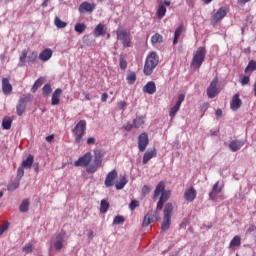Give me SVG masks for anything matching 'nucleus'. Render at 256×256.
<instances>
[{
  "mask_svg": "<svg viewBox=\"0 0 256 256\" xmlns=\"http://www.w3.org/2000/svg\"><path fill=\"white\" fill-rule=\"evenodd\" d=\"M224 17H227V7H220L217 12L212 16V23H219Z\"/></svg>",
  "mask_w": 256,
  "mask_h": 256,
  "instance_id": "f8f14e48",
  "label": "nucleus"
},
{
  "mask_svg": "<svg viewBox=\"0 0 256 256\" xmlns=\"http://www.w3.org/2000/svg\"><path fill=\"white\" fill-rule=\"evenodd\" d=\"M107 99H109V94L103 93L101 96L102 103H105L107 101Z\"/></svg>",
  "mask_w": 256,
  "mask_h": 256,
  "instance_id": "680f3d73",
  "label": "nucleus"
},
{
  "mask_svg": "<svg viewBox=\"0 0 256 256\" xmlns=\"http://www.w3.org/2000/svg\"><path fill=\"white\" fill-rule=\"evenodd\" d=\"M27 59L30 63H35V61H37V52H31Z\"/></svg>",
  "mask_w": 256,
  "mask_h": 256,
  "instance_id": "09e8293b",
  "label": "nucleus"
},
{
  "mask_svg": "<svg viewBox=\"0 0 256 256\" xmlns=\"http://www.w3.org/2000/svg\"><path fill=\"white\" fill-rule=\"evenodd\" d=\"M223 191V185H219V181H217L212 188V191L209 193V197L212 201L217 199V195Z\"/></svg>",
  "mask_w": 256,
  "mask_h": 256,
  "instance_id": "a211bd4d",
  "label": "nucleus"
},
{
  "mask_svg": "<svg viewBox=\"0 0 256 256\" xmlns=\"http://www.w3.org/2000/svg\"><path fill=\"white\" fill-rule=\"evenodd\" d=\"M145 125V116H138L133 120L134 129H139Z\"/></svg>",
  "mask_w": 256,
  "mask_h": 256,
  "instance_id": "cd10ccee",
  "label": "nucleus"
},
{
  "mask_svg": "<svg viewBox=\"0 0 256 256\" xmlns=\"http://www.w3.org/2000/svg\"><path fill=\"white\" fill-rule=\"evenodd\" d=\"M149 145V135L143 132L138 136V149L140 153H143L147 146Z\"/></svg>",
  "mask_w": 256,
  "mask_h": 256,
  "instance_id": "1a4fd4ad",
  "label": "nucleus"
},
{
  "mask_svg": "<svg viewBox=\"0 0 256 256\" xmlns=\"http://www.w3.org/2000/svg\"><path fill=\"white\" fill-rule=\"evenodd\" d=\"M184 199L188 203H193L194 199H197V190L194 187H190L184 192Z\"/></svg>",
  "mask_w": 256,
  "mask_h": 256,
  "instance_id": "2eb2a0df",
  "label": "nucleus"
},
{
  "mask_svg": "<svg viewBox=\"0 0 256 256\" xmlns=\"http://www.w3.org/2000/svg\"><path fill=\"white\" fill-rule=\"evenodd\" d=\"M221 115H223V110L217 109L216 110V117H221Z\"/></svg>",
  "mask_w": 256,
  "mask_h": 256,
  "instance_id": "774afa93",
  "label": "nucleus"
},
{
  "mask_svg": "<svg viewBox=\"0 0 256 256\" xmlns=\"http://www.w3.org/2000/svg\"><path fill=\"white\" fill-rule=\"evenodd\" d=\"M83 95H84V97H85V99H86L87 101H91V94H89V93H87V92H83Z\"/></svg>",
  "mask_w": 256,
  "mask_h": 256,
  "instance_id": "69168bd1",
  "label": "nucleus"
},
{
  "mask_svg": "<svg viewBox=\"0 0 256 256\" xmlns=\"http://www.w3.org/2000/svg\"><path fill=\"white\" fill-rule=\"evenodd\" d=\"M157 65H159V55L155 51L149 52L143 68L144 75H146V77L153 75V71H155Z\"/></svg>",
  "mask_w": 256,
  "mask_h": 256,
  "instance_id": "f03ea898",
  "label": "nucleus"
},
{
  "mask_svg": "<svg viewBox=\"0 0 256 256\" xmlns=\"http://www.w3.org/2000/svg\"><path fill=\"white\" fill-rule=\"evenodd\" d=\"M173 209H174V206L172 203H166L164 206V211H163L164 217L171 219V217L173 215Z\"/></svg>",
  "mask_w": 256,
  "mask_h": 256,
  "instance_id": "bb28decb",
  "label": "nucleus"
},
{
  "mask_svg": "<svg viewBox=\"0 0 256 256\" xmlns=\"http://www.w3.org/2000/svg\"><path fill=\"white\" fill-rule=\"evenodd\" d=\"M118 107H119V109H121L122 111H125V109H127V102H126V101H120V102H118Z\"/></svg>",
  "mask_w": 256,
  "mask_h": 256,
  "instance_id": "6e6d98bb",
  "label": "nucleus"
},
{
  "mask_svg": "<svg viewBox=\"0 0 256 256\" xmlns=\"http://www.w3.org/2000/svg\"><path fill=\"white\" fill-rule=\"evenodd\" d=\"M149 193H151V187L144 185L142 188V194L143 195H149Z\"/></svg>",
  "mask_w": 256,
  "mask_h": 256,
  "instance_id": "864d4df0",
  "label": "nucleus"
},
{
  "mask_svg": "<svg viewBox=\"0 0 256 256\" xmlns=\"http://www.w3.org/2000/svg\"><path fill=\"white\" fill-rule=\"evenodd\" d=\"M154 157H157V149L155 148L148 149L143 155V159H142L143 165H147V163H149V161H151V159H153Z\"/></svg>",
  "mask_w": 256,
  "mask_h": 256,
  "instance_id": "dca6fc26",
  "label": "nucleus"
},
{
  "mask_svg": "<svg viewBox=\"0 0 256 256\" xmlns=\"http://www.w3.org/2000/svg\"><path fill=\"white\" fill-rule=\"evenodd\" d=\"M86 131H87V121L80 120L72 130L74 143L76 145H81V141H83V137L85 136Z\"/></svg>",
  "mask_w": 256,
  "mask_h": 256,
  "instance_id": "7ed1b4c3",
  "label": "nucleus"
},
{
  "mask_svg": "<svg viewBox=\"0 0 256 256\" xmlns=\"http://www.w3.org/2000/svg\"><path fill=\"white\" fill-rule=\"evenodd\" d=\"M125 223V218L123 216L117 215L113 220V225H123Z\"/></svg>",
  "mask_w": 256,
  "mask_h": 256,
  "instance_id": "49530a36",
  "label": "nucleus"
},
{
  "mask_svg": "<svg viewBox=\"0 0 256 256\" xmlns=\"http://www.w3.org/2000/svg\"><path fill=\"white\" fill-rule=\"evenodd\" d=\"M61 95H63V90L61 88H57L52 93L51 104L54 105V106L59 105V103H61Z\"/></svg>",
  "mask_w": 256,
  "mask_h": 256,
  "instance_id": "aec40b11",
  "label": "nucleus"
},
{
  "mask_svg": "<svg viewBox=\"0 0 256 256\" xmlns=\"http://www.w3.org/2000/svg\"><path fill=\"white\" fill-rule=\"evenodd\" d=\"M20 181L21 180L16 179L15 181L10 182L7 186V189L9 191H15L16 189H19Z\"/></svg>",
  "mask_w": 256,
  "mask_h": 256,
  "instance_id": "4c0bfd02",
  "label": "nucleus"
},
{
  "mask_svg": "<svg viewBox=\"0 0 256 256\" xmlns=\"http://www.w3.org/2000/svg\"><path fill=\"white\" fill-rule=\"evenodd\" d=\"M217 85H219V78L215 77L213 78L209 87L207 88V95L209 99H215V97L219 95L220 90L219 87H217Z\"/></svg>",
  "mask_w": 256,
  "mask_h": 256,
  "instance_id": "6e6552de",
  "label": "nucleus"
},
{
  "mask_svg": "<svg viewBox=\"0 0 256 256\" xmlns=\"http://www.w3.org/2000/svg\"><path fill=\"white\" fill-rule=\"evenodd\" d=\"M253 71H256V61L250 60L247 67L245 68V73H253Z\"/></svg>",
  "mask_w": 256,
  "mask_h": 256,
  "instance_id": "72a5a7b5",
  "label": "nucleus"
},
{
  "mask_svg": "<svg viewBox=\"0 0 256 256\" xmlns=\"http://www.w3.org/2000/svg\"><path fill=\"white\" fill-rule=\"evenodd\" d=\"M23 251L24 253H31L33 251V245L27 244L26 246H24Z\"/></svg>",
  "mask_w": 256,
  "mask_h": 256,
  "instance_id": "5fc2aeb1",
  "label": "nucleus"
},
{
  "mask_svg": "<svg viewBox=\"0 0 256 256\" xmlns=\"http://www.w3.org/2000/svg\"><path fill=\"white\" fill-rule=\"evenodd\" d=\"M133 124H130L129 122H127L126 124L123 125V129L124 131H131V129H133Z\"/></svg>",
  "mask_w": 256,
  "mask_h": 256,
  "instance_id": "4d7b16f0",
  "label": "nucleus"
},
{
  "mask_svg": "<svg viewBox=\"0 0 256 256\" xmlns=\"http://www.w3.org/2000/svg\"><path fill=\"white\" fill-rule=\"evenodd\" d=\"M119 63H120V69H123V70L127 69V60H125L123 56L120 57Z\"/></svg>",
  "mask_w": 256,
  "mask_h": 256,
  "instance_id": "3c124183",
  "label": "nucleus"
},
{
  "mask_svg": "<svg viewBox=\"0 0 256 256\" xmlns=\"http://www.w3.org/2000/svg\"><path fill=\"white\" fill-rule=\"evenodd\" d=\"M144 93H148V95H153L157 91V86L155 85V82L150 81L148 82L144 88Z\"/></svg>",
  "mask_w": 256,
  "mask_h": 256,
  "instance_id": "393cba45",
  "label": "nucleus"
},
{
  "mask_svg": "<svg viewBox=\"0 0 256 256\" xmlns=\"http://www.w3.org/2000/svg\"><path fill=\"white\" fill-rule=\"evenodd\" d=\"M137 207H139V202L137 200H132L129 204V209L131 211H135V209H137Z\"/></svg>",
  "mask_w": 256,
  "mask_h": 256,
  "instance_id": "8fccbe9b",
  "label": "nucleus"
},
{
  "mask_svg": "<svg viewBox=\"0 0 256 256\" xmlns=\"http://www.w3.org/2000/svg\"><path fill=\"white\" fill-rule=\"evenodd\" d=\"M38 57H39L40 61H43L45 63V62L49 61V59H51V57H53V50H51L50 48H46L39 54Z\"/></svg>",
  "mask_w": 256,
  "mask_h": 256,
  "instance_id": "412c9836",
  "label": "nucleus"
},
{
  "mask_svg": "<svg viewBox=\"0 0 256 256\" xmlns=\"http://www.w3.org/2000/svg\"><path fill=\"white\" fill-rule=\"evenodd\" d=\"M87 29V25H85V23H76L74 26V30L76 31V33H83V31H85Z\"/></svg>",
  "mask_w": 256,
  "mask_h": 256,
  "instance_id": "58836bf2",
  "label": "nucleus"
},
{
  "mask_svg": "<svg viewBox=\"0 0 256 256\" xmlns=\"http://www.w3.org/2000/svg\"><path fill=\"white\" fill-rule=\"evenodd\" d=\"M159 199V201H162L164 203H167L169 201V198L171 197L170 190H165V182L161 181L157 184L155 191H154V199Z\"/></svg>",
  "mask_w": 256,
  "mask_h": 256,
  "instance_id": "39448f33",
  "label": "nucleus"
},
{
  "mask_svg": "<svg viewBox=\"0 0 256 256\" xmlns=\"http://www.w3.org/2000/svg\"><path fill=\"white\" fill-rule=\"evenodd\" d=\"M117 170L110 171L105 179L104 185L105 187H113L115 185V179H117Z\"/></svg>",
  "mask_w": 256,
  "mask_h": 256,
  "instance_id": "4468645a",
  "label": "nucleus"
},
{
  "mask_svg": "<svg viewBox=\"0 0 256 256\" xmlns=\"http://www.w3.org/2000/svg\"><path fill=\"white\" fill-rule=\"evenodd\" d=\"M126 80L128 81L129 85H133V83L137 81V75L135 74V72H130L126 77Z\"/></svg>",
  "mask_w": 256,
  "mask_h": 256,
  "instance_id": "a19ab883",
  "label": "nucleus"
},
{
  "mask_svg": "<svg viewBox=\"0 0 256 256\" xmlns=\"http://www.w3.org/2000/svg\"><path fill=\"white\" fill-rule=\"evenodd\" d=\"M41 85H43V78H39V79H37V80L35 81V83H34L32 89H31L32 93H35V92L37 91V89H38L39 87H41Z\"/></svg>",
  "mask_w": 256,
  "mask_h": 256,
  "instance_id": "37998d69",
  "label": "nucleus"
},
{
  "mask_svg": "<svg viewBox=\"0 0 256 256\" xmlns=\"http://www.w3.org/2000/svg\"><path fill=\"white\" fill-rule=\"evenodd\" d=\"M159 217V214L157 212L150 211L145 215L143 220V227H149L151 223H155Z\"/></svg>",
  "mask_w": 256,
  "mask_h": 256,
  "instance_id": "9b49d317",
  "label": "nucleus"
},
{
  "mask_svg": "<svg viewBox=\"0 0 256 256\" xmlns=\"http://www.w3.org/2000/svg\"><path fill=\"white\" fill-rule=\"evenodd\" d=\"M169 227H171V218H167L164 216L161 229L162 231L169 230Z\"/></svg>",
  "mask_w": 256,
  "mask_h": 256,
  "instance_id": "c9c22d12",
  "label": "nucleus"
},
{
  "mask_svg": "<svg viewBox=\"0 0 256 256\" xmlns=\"http://www.w3.org/2000/svg\"><path fill=\"white\" fill-rule=\"evenodd\" d=\"M95 3L83 2L80 4L78 11L79 13H93L95 11Z\"/></svg>",
  "mask_w": 256,
  "mask_h": 256,
  "instance_id": "ddd939ff",
  "label": "nucleus"
},
{
  "mask_svg": "<svg viewBox=\"0 0 256 256\" xmlns=\"http://www.w3.org/2000/svg\"><path fill=\"white\" fill-rule=\"evenodd\" d=\"M185 101V94H180L178 96V100L176 104L170 109L169 116L170 119H174L175 115L179 112V109H181V104Z\"/></svg>",
  "mask_w": 256,
  "mask_h": 256,
  "instance_id": "9d476101",
  "label": "nucleus"
},
{
  "mask_svg": "<svg viewBox=\"0 0 256 256\" xmlns=\"http://www.w3.org/2000/svg\"><path fill=\"white\" fill-rule=\"evenodd\" d=\"M166 13H167V8L165 7V5H160L156 12L157 19H163V17L166 15Z\"/></svg>",
  "mask_w": 256,
  "mask_h": 256,
  "instance_id": "473e14b6",
  "label": "nucleus"
},
{
  "mask_svg": "<svg viewBox=\"0 0 256 256\" xmlns=\"http://www.w3.org/2000/svg\"><path fill=\"white\" fill-rule=\"evenodd\" d=\"M54 25L58 28V29H65V27H67V22H63L61 18H59V16H56L54 18Z\"/></svg>",
  "mask_w": 256,
  "mask_h": 256,
  "instance_id": "2f4dec72",
  "label": "nucleus"
},
{
  "mask_svg": "<svg viewBox=\"0 0 256 256\" xmlns=\"http://www.w3.org/2000/svg\"><path fill=\"white\" fill-rule=\"evenodd\" d=\"M251 0H238L239 5H245L246 3H249Z\"/></svg>",
  "mask_w": 256,
  "mask_h": 256,
  "instance_id": "338daca9",
  "label": "nucleus"
},
{
  "mask_svg": "<svg viewBox=\"0 0 256 256\" xmlns=\"http://www.w3.org/2000/svg\"><path fill=\"white\" fill-rule=\"evenodd\" d=\"M241 245V237L234 236V238L230 241L229 247H239Z\"/></svg>",
  "mask_w": 256,
  "mask_h": 256,
  "instance_id": "ea45409f",
  "label": "nucleus"
},
{
  "mask_svg": "<svg viewBox=\"0 0 256 256\" xmlns=\"http://www.w3.org/2000/svg\"><path fill=\"white\" fill-rule=\"evenodd\" d=\"M241 105H243V101H241V98H239V94H235L232 97V101L230 103V109H232V111H238Z\"/></svg>",
  "mask_w": 256,
  "mask_h": 256,
  "instance_id": "6ab92c4d",
  "label": "nucleus"
},
{
  "mask_svg": "<svg viewBox=\"0 0 256 256\" xmlns=\"http://www.w3.org/2000/svg\"><path fill=\"white\" fill-rule=\"evenodd\" d=\"M243 145H245L244 141L241 140H233L230 142L229 144V149L235 153L237 151H239V149H241V147H243Z\"/></svg>",
  "mask_w": 256,
  "mask_h": 256,
  "instance_id": "b1692460",
  "label": "nucleus"
},
{
  "mask_svg": "<svg viewBox=\"0 0 256 256\" xmlns=\"http://www.w3.org/2000/svg\"><path fill=\"white\" fill-rule=\"evenodd\" d=\"M117 39L122 41L123 47H131V33L127 30H117Z\"/></svg>",
  "mask_w": 256,
  "mask_h": 256,
  "instance_id": "0eeeda50",
  "label": "nucleus"
},
{
  "mask_svg": "<svg viewBox=\"0 0 256 256\" xmlns=\"http://www.w3.org/2000/svg\"><path fill=\"white\" fill-rule=\"evenodd\" d=\"M163 205H165V202L159 200L156 207V211H161V209H163Z\"/></svg>",
  "mask_w": 256,
  "mask_h": 256,
  "instance_id": "052dcab7",
  "label": "nucleus"
},
{
  "mask_svg": "<svg viewBox=\"0 0 256 256\" xmlns=\"http://www.w3.org/2000/svg\"><path fill=\"white\" fill-rule=\"evenodd\" d=\"M96 141L97 140L95 139V137H89L87 139L86 143H87V145H95Z\"/></svg>",
  "mask_w": 256,
  "mask_h": 256,
  "instance_id": "bf43d9fd",
  "label": "nucleus"
},
{
  "mask_svg": "<svg viewBox=\"0 0 256 256\" xmlns=\"http://www.w3.org/2000/svg\"><path fill=\"white\" fill-rule=\"evenodd\" d=\"M31 101V96L22 97L19 100V105L16 107L17 115L21 116L25 113V103Z\"/></svg>",
  "mask_w": 256,
  "mask_h": 256,
  "instance_id": "f3484780",
  "label": "nucleus"
},
{
  "mask_svg": "<svg viewBox=\"0 0 256 256\" xmlns=\"http://www.w3.org/2000/svg\"><path fill=\"white\" fill-rule=\"evenodd\" d=\"M91 161H93L92 164H91ZM102 163H103V152L96 151L94 160L91 152H87L86 154H84L82 157L78 158V160L74 162V166L85 167L86 173L93 174L99 171V167H101Z\"/></svg>",
  "mask_w": 256,
  "mask_h": 256,
  "instance_id": "f257e3e1",
  "label": "nucleus"
},
{
  "mask_svg": "<svg viewBox=\"0 0 256 256\" xmlns=\"http://www.w3.org/2000/svg\"><path fill=\"white\" fill-rule=\"evenodd\" d=\"M105 33H107V27L105 26V24L100 23L95 27L93 31V36L97 38L105 35Z\"/></svg>",
  "mask_w": 256,
  "mask_h": 256,
  "instance_id": "5701e85b",
  "label": "nucleus"
},
{
  "mask_svg": "<svg viewBox=\"0 0 256 256\" xmlns=\"http://www.w3.org/2000/svg\"><path fill=\"white\" fill-rule=\"evenodd\" d=\"M25 168H22V166H19L18 167V170H17V176H16V179L18 181H21V179H23V176L25 175Z\"/></svg>",
  "mask_w": 256,
  "mask_h": 256,
  "instance_id": "de8ad7c7",
  "label": "nucleus"
},
{
  "mask_svg": "<svg viewBox=\"0 0 256 256\" xmlns=\"http://www.w3.org/2000/svg\"><path fill=\"white\" fill-rule=\"evenodd\" d=\"M53 139H55V135L53 134L46 137L47 143H53Z\"/></svg>",
  "mask_w": 256,
  "mask_h": 256,
  "instance_id": "e2e57ef3",
  "label": "nucleus"
},
{
  "mask_svg": "<svg viewBox=\"0 0 256 256\" xmlns=\"http://www.w3.org/2000/svg\"><path fill=\"white\" fill-rule=\"evenodd\" d=\"M7 229H9V222H6L4 225L0 227V235H3V233H5Z\"/></svg>",
  "mask_w": 256,
  "mask_h": 256,
  "instance_id": "603ef678",
  "label": "nucleus"
},
{
  "mask_svg": "<svg viewBox=\"0 0 256 256\" xmlns=\"http://www.w3.org/2000/svg\"><path fill=\"white\" fill-rule=\"evenodd\" d=\"M151 43L152 45H156V43H163V36L159 33L154 34L151 37Z\"/></svg>",
  "mask_w": 256,
  "mask_h": 256,
  "instance_id": "e433bc0d",
  "label": "nucleus"
},
{
  "mask_svg": "<svg viewBox=\"0 0 256 256\" xmlns=\"http://www.w3.org/2000/svg\"><path fill=\"white\" fill-rule=\"evenodd\" d=\"M33 161H34V157L33 155H29L26 160H24L21 164L20 167L24 168V169H31V167H33Z\"/></svg>",
  "mask_w": 256,
  "mask_h": 256,
  "instance_id": "c85d7f7f",
  "label": "nucleus"
},
{
  "mask_svg": "<svg viewBox=\"0 0 256 256\" xmlns=\"http://www.w3.org/2000/svg\"><path fill=\"white\" fill-rule=\"evenodd\" d=\"M2 91L4 95H10L11 91H13V86L9 82V78L2 79Z\"/></svg>",
  "mask_w": 256,
  "mask_h": 256,
  "instance_id": "4be33fe9",
  "label": "nucleus"
},
{
  "mask_svg": "<svg viewBox=\"0 0 256 256\" xmlns=\"http://www.w3.org/2000/svg\"><path fill=\"white\" fill-rule=\"evenodd\" d=\"M127 185V177L122 176L120 180L115 184V187L118 191H121Z\"/></svg>",
  "mask_w": 256,
  "mask_h": 256,
  "instance_id": "7c9ffc66",
  "label": "nucleus"
},
{
  "mask_svg": "<svg viewBox=\"0 0 256 256\" xmlns=\"http://www.w3.org/2000/svg\"><path fill=\"white\" fill-rule=\"evenodd\" d=\"M67 239H69L67 233L65 231H61L54 237L51 247H53L55 251H61V249L67 245Z\"/></svg>",
  "mask_w": 256,
  "mask_h": 256,
  "instance_id": "423d86ee",
  "label": "nucleus"
},
{
  "mask_svg": "<svg viewBox=\"0 0 256 256\" xmlns=\"http://www.w3.org/2000/svg\"><path fill=\"white\" fill-rule=\"evenodd\" d=\"M183 31H185V25L180 24L174 32L173 45H177V42L179 41V37H181V33H183Z\"/></svg>",
  "mask_w": 256,
  "mask_h": 256,
  "instance_id": "a878e982",
  "label": "nucleus"
},
{
  "mask_svg": "<svg viewBox=\"0 0 256 256\" xmlns=\"http://www.w3.org/2000/svg\"><path fill=\"white\" fill-rule=\"evenodd\" d=\"M29 51L27 49L22 50L21 56H20V64L21 66L25 65V61L27 59Z\"/></svg>",
  "mask_w": 256,
  "mask_h": 256,
  "instance_id": "a18cd8bd",
  "label": "nucleus"
},
{
  "mask_svg": "<svg viewBox=\"0 0 256 256\" xmlns=\"http://www.w3.org/2000/svg\"><path fill=\"white\" fill-rule=\"evenodd\" d=\"M29 205V199H24L19 206L20 213H27V211H29Z\"/></svg>",
  "mask_w": 256,
  "mask_h": 256,
  "instance_id": "c756f323",
  "label": "nucleus"
},
{
  "mask_svg": "<svg viewBox=\"0 0 256 256\" xmlns=\"http://www.w3.org/2000/svg\"><path fill=\"white\" fill-rule=\"evenodd\" d=\"M107 211H109V201L103 199L100 203V213L105 214Z\"/></svg>",
  "mask_w": 256,
  "mask_h": 256,
  "instance_id": "f704fd0d",
  "label": "nucleus"
},
{
  "mask_svg": "<svg viewBox=\"0 0 256 256\" xmlns=\"http://www.w3.org/2000/svg\"><path fill=\"white\" fill-rule=\"evenodd\" d=\"M52 92H53V88H51V84H46L42 88V93L44 97H47V95H51Z\"/></svg>",
  "mask_w": 256,
  "mask_h": 256,
  "instance_id": "79ce46f5",
  "label": "nucleus"
},
{
  "mask_svg": "<svg viewBox=\"0 0 256 256\" xmlns=\"http://www.w3.org/2000/svg\"><path fill=\"white\" fill-rule=\"evenodd\" d=\"M11 123H13V120H11V118H5L2 121L3 129H11Z\"/></svg>",
  "mask_w": 256,
  "mask_h": 256,
  "instance_id": "c03bdc74",
  "label": "nucleus"
},
{
  "mask_svg": "<svg viewBox=\"0 0 256 256\" xmlns=\"http://www.w3.org/2000/svg\"><path fill=\"white\" fill-rule=\"evenodd\" d=\"M206 55L207 49H205V47H198L193 55L191 67H194V69H200L205 61Z\"/></svg>",
  "mask_w": 256,
  "mask_h": 256,
  "instance_id": "20e7f679",
  "label": "nucleus"
},
{
  "mask_svg": "<svg viewBox=\"0 0 256 256\" xmlns=\"http://www.w3.org/2000/svg\"><path fill=\"white\" fill-rule=\"evenodd\" d=\"M249 76H243L242 80H241V85H249Z\"/></svg>",
  "mask_w": 256,
  "mask_h": 256,
  "instance_id": "13d9d810",
  "label": "nucleus"
},
{
  "mask_svg": "<svg viewBox=\"0 0 256 256\" xmlns=\"http://www.w3.org/2000/svg\"><path fill=\"white\" fill-rule=\"evenodd\" d=\"M248 233H253V231H256V226L255 225H250L247 229Z\"/></svg>",
  "mask_w": 256,
  "mask_h": 256,
  "instance_id": "0e129e2a",
  "label": "nucleus"
}]
</instances>
